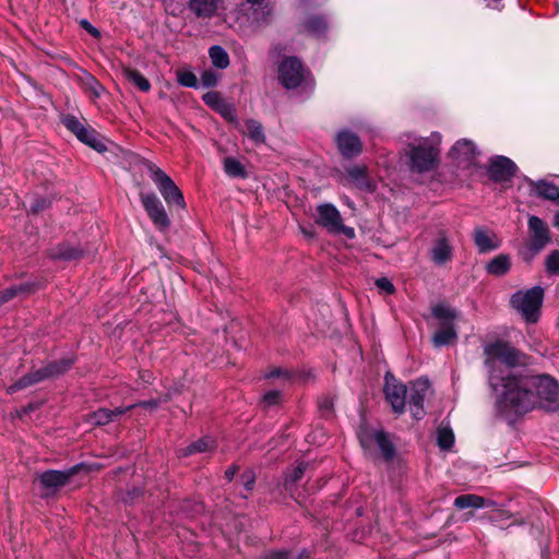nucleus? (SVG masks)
I'll use <instances>...</instances> for the list:
<instances>
[{
	"label": "nucleus",
	"instance_id": "1",
	"mask_svg": "<svg viewBox=\"0 0 559 559\" xmlns=\"http://www.w3.org/2000/svg\"><path fill=\"white\" fill-rule=\"evenodd\" d=\"M497 390L498 406L501 411L526 414L536 408L537 396L534 392V376L513 374L499 378Z\"/></svg>",
	"mask_w": 559,
	"mask_h": 559
},
{
	"label": "nucleus",
	"instance_id": "2",
	"mask_svg": "<svg viewBox=\"0 0 559 559\" xmlns=\"http://www.w3.org/2000/svg\"><path fill=\"white\" fill-rule=\"evenodd\" d=\"M484 364L489 371V383L493 390L498 388V362L508 367L526 366L528 357L507 342L496 341L484 346Z\"/></svg>",
	"mask_w": 559,
	"mask_h": 559
},
{
	"label": "nucleus",
	"instance_id": "3",
	"mask_svg": "<svg viewBox=\"0 0 559 559\" xmlns=\"http://www.w3.org/2000/svg\"><path fill=\"white\" fill-rule=\"evenodd\" d=\"M543 297V288L535 286L526 292L515 293L511 298V304L527 322L535 323L539 317Z\"/></svg>",
	"mask_w": 559,
	"mask_h": 559
},
{
	"label": "nucleus",
	"instance_id": "4",
	"mask_svg": "<svg viewBox=\"0 0 559 559\" xmlns=\"http://www.w3.org/2000/svg\"><path fill=\"white\" fill-rule=\"evenodd\" d=\"M534 392L537 396L536 407L547 412L559 409V384L549 376H534Z\"/></svg>",
	"mask_w": 559,
	"mask_h": 559
},
{
	"label": "nucleus",
	"instance_id": "5",
	"mask_svg": "<svg viewBox=\"0 0 559 559\" xmlns=\"http://www.w3.org/2000/svg\"><path fill=\"white\" fill-rule=\"evenodd\" d=\"M147 170L153 182L158 188L164 200L170 205L176 204L180 209H186V202L179 188L174 180L155 164L148 163Z\"/></svg>",
	"mask_w": 559,
	"mask_h": 559
},
{
	"label": "nucleus",
	"instance_id": "6",
	"mask_svg": "<svg viewBox=\"0 0 559 559\" xmlns=\"http://www.w3.org/2000/svg\"><path fill=\"white\" fill-rule=\"evenodd\" d=\"M314 221L331 234H343L349 239L355 237L354 228L344 225L340 211L333 204L318 205Z\"/></svg>",
	"mask_w": 559,
	"mask_h": 559
},
{
	"label": "nucleus",
	"instance_id": "7",
	"mask_svg": "<svg viewBox=\"0 0 559 559\" xmlns=\"http://www.w3.org/2000/svg\"><path fill=\"white\" fill-rule=\"evenodd\" d=\"M439 150L427 140L417 145H411L407 152L411 160V169L417 173H424L432 169L437 163Z\"/></svg>",
	"mask_w": 559,
	"mask_h": 559
},
{
	"label": "nucleus",
	"instance_id": "8",
	"mask_svg": "<svg viewBox=\"0 0 559 559\" xmlns=\"http://www.w3.org/2000/svg\"><path fill=\"white\" fill-rule=\"evenodd\" d=\"M72 362L73 361L71 359H61L58 362L50 364L49 366H47L44 369L31 372L27 376L21 378L14 384L10 385L8 388V392L14 393L19 390H22L24 388L35 384V383L44 380L45 378L59 376V374L63 373L64 371H67L71 367Z\"/></svg>",
	"mask_w": 559,
	"mask_h": 559
},
{
	"label": "nucleus",
	"instance_id": "9",
	"mask_svg": "<svg viewBox=\"0 0 559 559\" xmlns=\"http://www.w3.org/2000/svg\"><path fill=\"white\" fill-rule=\"evenodd\" d=\"M358 437L361 447L366 451L372 452L373 448L378 447L382 456L385 460H390L393 457L394 447L382 431L364 427L360 429Z\"/></svg>",
	"mask_w": 559,
	"mask_h": 559
},
{
	"label": "nucleus",
	"instance_id": "10",
	"mask_svg": "<svg viewBox=\"0 0 559 559\" xmlns=\"http://www.w3.org/2000/svg\"><path fill=\"white\" fill-rule=\"evenodd\" d=\"M141 202L148 217L158 230L164 231L170 226V219L156 194L142 193Z\"/></svg>",
	"mask_w": 559,
	"mask_h": 559
},
{
	"label": "nucleus",
	"instance_id": "11",
	"mask_svg": "<svg viewBox=\"0 0 559 559\" xmlns=\"http://www.w3.org/2000/svg\"><path fill=\"white\" fill-rule=\"evenodd\" d=\"M278 80L285 88L297 87L304 79V69L300 61L294 57L284 59L277 69Z\"/></svg>",
	"mask_w": 559,
	"mask_h": 559
},
{
	"label": "nucleus",
	"instance_id": "12",
	"mask_svg": "<svg viewBox=\"0 0 559 559\" xmlns=\"http://www.w3.org/2000/svg\"><path fill=\"white\" fill-rule=\"evenodd\" d=\"M454 254V247L451 238L444 230H440L437 237L431 242L429 249L430 260L439 266H442L452 261Z\"/></svg>",
	"mask_w": 559,
	"mask_h": 559
},
{
	"label": "nucleus",
	"instance_id": "13",
	"mask_svg": "<svg viewBox=\"0 0 559 559\" xmlns=\"http://www.w3.org/2000/svg\"><path fill=\"white\" fill-rule=\"evenodd\" d=\"M406 392V388L400 383L391 373L385 374V397L395 413H402L404 411Z\"/></svg>",
	"mask_w": 559,
	"mask_h": 559
},
{
	"label": "nucleus",
	"instance_id": "14",
	"mask_svg": "<svg viewBox=\"0 0 559 559\" xmlns=\"http://www.w3.org/2000/svg\"><path fill=\"white\" fill-rule=\"evenodd\" d=\"M530 243L528 248L532 254L540 251L549 241V230L547 225L537 216H531L528 219Z\"/></svg>",
	"mask_w": 559,
	"mask_h": 559
},
{
	"label": "nucleus",
	"instance_id": "15",
	"mask_svg": "<svg viewBox=\"0 0 559 559\" xmlns=\"http://www.w3.org/2000/svg\"><path fill=\"white\" fill-rule=\"evenodd\" d=\"M83 465H75L66 471H47L41 473L38 478L40 485L47 488L63 487L69 484V480L81 469Z\"/></svg>",
	"mask_w": 559,
	"mask_h": 559
},
{
	"label": "nucleus",
	"instance_id": "16",
	"mask_svg": "<svg viewBox=\"0 0 559 559\" xmlns=\"http://www.w3.org/2000/svg\"><path fill=\"white\" fill-rule=\"evenodd\" d=\"M429 382L426 379H418L413 382L409 391V406L415 418H420L424 414V401L429 391Z\"/></svg>",
	"mask_w": 559,
	"mask_h": 559
},
{
	"label": "nucleus",
	"instance_id": "17",
	"mask_svg": "<svg viewBox=\"0 0 559 559\" xmlns=\"http://www.w3.org/2000/svg\"><path fill=\"white\" fill-rule=\"evenodd\" d=\"M473 239L479 253L491 252L501 245V240L496 233L485 227H476L473 233Z\"/></svg>",
	"mask_w": 559,
	"mask_h": 559
},
{
	"label": "nucleus",
	"instance_id": "18",
	"mask_svg": "<svg viewBox=\"0 0 559 559\" xmlns=\"http://www.w3.org/2000/svg\"><path fill=\"white\" fill-rule=\"evenodd\" d=\"M204 103L221 114L226 120L236 122V109L235 107L224 100L221 95L216 92H209L203 96Z\"/></svg>",
	"mask_w": 559,
	"mask_h": 559
},
{
	"label": "nucleus",
	"instance_id": "19",
	"mask_svg": "<svg viewBox=\"0 0 559 559\" xmlns=\"http://www.w3.org/2000/svg\"><path fill=\"white\" fill-rule=\"evenodd\" d=\"M336 143L342 155L352 157L358 155L362 150L359 138L349 131H342L336 136Z\"/></svg>",
	"mask_w": 559,
	"mask_h": 559
},
{
	"label": "nucleus",
	"instance_id": "20",
	"mask_svg": "<svg viewBox=\"0 0 559 559\" xmlns=\"http://www.w3.org/2000/svg\"><path fill=\"white\" fill-rule=\"evenodd\" d=\"M516 170L515 164L503 156L495 158L490 164V175L497 181H506L513 177Z\"/></svg>",
	"mask_w": 559,
	"mask_h": 559
},
{
	"label": "nucleus",
	"instance_id": "21",
	"mask_svg": "<svg viewBox=\"0 0 559 559\" xmlns=\"http://www.w3.org/2000/svg\"><path fill=\"white\" fill-rule=\"evenodd\" d=\"M349 185L366 192H372L376 189V182L367 175L365 166H355L347 171Z\"/></svg>",
	"mask_w": 559,
	"mask_h": 559
},
{
	"label": "nucleus",
	"instance_id": "22",
	"mask_svg": "<svg viewBox=\"0 0 559 559\" xmlns=\"http://www.w3.org/2000/svg\"><path fill=\"white\" fill-rule=\"evenodd\" d=\"M132 408H134V405L127 407H116L115 409L99 408L93 413H90L86 416V420L92 425L103 426L115 420L118 416L123 415Z\"/></svg>",
	"mask_w": 559,
	"mask_h": 559
},
{
	"label": "nucleus",
	"instance_id": "23",
	"mask_svg": "<svg viewBox=\"0 0 559 559\" xmlns=\"http://www.w3.org/2000/svg\"><path fill=\"white\" fill-rule=\"evenodd\" d=\"M222 2V0H189V9L198 17L210 19L215 15Z\"/></svg>",
	"mask_w": 559,
	"mask_h": 559
},
{
	"label": "nucleus",
	"instance_id": "24",
	"mask_svg": "<svg viewBox=\"0 0 559 559\" xmlns=\"http://www.w3.org/2000/svg\"><path fill=\"white\" fill-rule=\"evenodd\" d=\"M216 441L213 438L204 437L186 448L179 449L177 453L179 457H187L195 453L213 451L214 449H216Z\"/></svg>",
	"mask_w": 559,
	"mask_h": 559
},
{
	"label": "nucleus",
	"instance_id": "25",
	"mask_svg": "<svg viewBox=\"0 0 559 559\" xmlns=\"http://www.w3.org/2000/svg\"><path fill=\"white\" fill-rule=\"evenodd\" d=\"M452 153L460 162H471L475 154V145L468 140H460L452 148Z\"/></svg>",
	"mask_w": 559,
	"mask_h": 559
},
{
	"label": "nucleus",
	"instance_id": "26",
	"mask_svg": "<svg viewBox=\"0 0 559 559\" xmlns=\"http://www.w3.org/2000/svg\"><path fill=\"white\" fill-rule=\"evenodd\" d=\"M511 262L510 257L507 254H499L495 257L487 265L486 270L489 274L495 276H501L508 273L510 270Z\"/></svg>",
	"mask_w": 559,
	"mask_h": 559
},
{
	"label": "nucleus",
	"instance_id": "27",
	"mask_svg": "<svg viewBox=\"0 0 559 559\" xmlns=\"http://www.w3.org/2000/svg\"><path fill=\"white\" fill-rule=\"evenodd\" d=\"M123 76L132 84H134L140 91L148 92L151 90V83L142 75L136 69L130 67H122Z\"/></svg>",
	"mask_w": 559,
	"mask_h": 559
},
{
	"label": "nucleus",
	"instance_id": "28",
	"mask_svg": "<svg viewBox=\"0 0 559 559\" xmlns=\"http://www.w3.org/2000/svg\"><path fill=\"white\" fill-rule=\"evenodd\" d=\"M241 132L251 139L255 144H262L265 142V134L261 123L257 120L249 119L245 122V128Z\"/></svg>",
	"mask_w": 559,
	"mask_h": 559
},
{
	"label": "nucleus",
	"instance_id": "29",
	"mask_svg": "<svg viewBox=\"0 0 559 559\" xmlns=\"http://www.w3.org/2000/svg\"><path fill=\"white\" fill-rule=\"evenodd\" d=\"M533 187L538 197L547 200H557L559 198V188L548 181L540 180L535 182Z\"/></svg>",
	"mask_w": 559,
	"mask_h": 559
},
{
	"label": "nucleus",
	"instance_id": "30",
	"mask_svg": "<svg viewBox=\"0 0 559 559\" xmlns=\"http://www.w3.org/2000/svg\"><path fill=\"white\" fill-rule=\"evenodd\" d=\"M212 63L219 69H225L229 66V57L225 49L219 46H213L209 50Z\"/></svg>",
	"mask_w": 559,
	"mask_h": 559
},
{
	"label": "nucleus",
	"instance_id": "31",
	"mask_svg": "<svg viewBox=\"0 0 559 559\" xmlns=\"http://www.w3.org/2000/svg\"><path fill=\"white\" fill-rule=\"evenodd\" d=\"M455 507L459 509H467V508H483L485 506V500L476 495H463L455 499Z\"/></svg>",
	"mask_w": 559,
	"mask_h": 559
},
{
	"label": "nucleus",
	"instance_id": "32",
	"mask_svg": "<svg viewBox=\"0 0 559 559\" xmlns=\"http://www.w3.org/2000/svg\"><path fill=\"white\" fill-rule=\"evenodd\" d=\"M81 83L84 90L91 92L95 98H99L105 91L104 86L88 73H84V75L81 76Z\"/></svg>",
	"mask_w": 559,
	"mask_h": 559
},
{
	"label": "nucleus",
	"instance_id": "33",
	"mask_svg": "<svg viewBox=\"0 0 559 559\" xmlns=\"http://www.w3.org/2000/svg\"><path fill=\"white\" fill-rule=\"evenodd\" d=\"M78 139L87 144L88 146L93 147L97 152H103L106 150V145L98 139L97 134L94 130L85 129Z\"/></svg>",
	"mask_w": 559,
	"mask_h": 559
},
{
	"label": "nucleus",
	"instance_id": "34",
	"mask_svg": "<svg viewBox=\"0 0 559 559\" xmlns=\"http://www.w3.org/2000/svg\"><path fill=\"white\" fill-rule=\"evenodd\" d=\"M224 170L225 173L230 177H241L245 178L247 173L242 164L234 158V157H226L224 159Z\"/></svg>",
	"mask_w": 559,
	"mask_h": 559
},
{
	"label": "nucleus",
	"instance_id": "35",
	"mask_svg": "<svg viewBox=\"0 0 559 559\" xmlns=\"http://www.w3.org/2000/svg\"><path fill=\"white\" fill-rule=\"evenodd\" d=\"M456 338V332L452 326H444L433 335V344L436 346H443L452 343Z\"/></svg>",
	"mask_w": 559,
	"mask_h": 559
},
{
	"label": "nucleus",
	"instance_id": "36",
	"mask_svg": "<svg viewBox=\"0 0 559 559\" xmlns=\"http://www.w3.org/2000/svg\"><path fill=\"white\" fill-rule=\"evenodd\" d=\"M308 464L307 463H298V465L292 467L286 476H285V486H295L298 485V481L301 479V477L305 475L307 471Z\"/></svg>",
	"mask_w": 559,
	"mask_h": 559
},
{
	"label": "nucleus",
	"instance_id": "37",
	"mask_svg": "<svg viewBox=\"0 0 559 559\" xmlns=\"http://www.w3.org/2000/svg\"><path fill=\"white\" fill-rule=\"evenodd\" d=\"M432 314L435 318L443 320L445 322H452L456 319L457 313L454 309L445 305H437L432 308Z\"/></svg>",
	"mask_w": 559,
	"mask_h": 559
},
{
	"label": "nucleus",
	"instance_id": "38",
	"mask_svg": "<svg viewBox=\"0 0 559 559\" xmlns=\"http://www.w3.org/2000/svg\"><path fill=\"white\" fill-rule=\"evenodd\" d=\"M438 445L442 449H450L454 443V435L451 429L441 427L438 429Z\"/></svg>",
	"mask_w": 559,
	"mask_h": 559
},
{
	"label": "nucleus",
	"instance_id": "39",
	"mask_svg": "<svg viewBox=\"0 0 559 559\" xmlns=\"http://www.w3.org/2000/svg\"><path fill=\"white\" fill-rule=\"evenodd\" d=\"M62 122L68 130L76 135V138L86 129V127L82 124L74 116H66L62 119Z\"/></svg>",
	"mask_w": 559,
	"mask_h": 559
},
{
	"label": "nucleus",
	"instance_id": "40",
	"mask_svg": "<svg viewBox=\"0 0 559 559\" xmlns=\"http://www.w3.org/2000/svg\"><path fill=\"white\" fill-rule=\"evenodd\" d=\"M25 289H26L25 285L13 286V287H9V288L4 289L3 292L0 293V306L10 301L11 299H13L15 296H17L20 293L24 292Z\"/></svg>",
	"mask_w": 559,
	"mask_h": 559
},
{
	"label": "nucleus",
	"instance_id": "41",
	"mask_svg": "<svg viewBox=\"0 0 559 559\" xmlns=\"http://www.w3.org/2000/svg\"><path fill=\"white\" fill-rule=\"evenodd\" d=\"M177 80L179 84L188 87H194L197 86V76L191 71H178L177 72Z\"/></svg>",
	"mask_w": 559,
	"mask_h": 559
},
{
	"label": "nucleus",
	"instance_id": "42",
	"mask_svg": "<svg viewBox=\"0 0 559 559\" xmlns=\"http://www.w3.org/2000/svg\"><path fill=\"white\" fill-rule=\"evenodd\" d=\"M306 27L313 34H320L325 29V22L321 17H311L307 21Z\"/></svg>",
	"mask_w": 559,
	"mask_h": 559
},
{
	"label": "nucleus",
	"instance_id": "43",
	"mask_svg": "<svg viewBox=\"0 0 559 559\" xmlns=\"http://www.w3.org/2000/svg\"><path fill=\"white\" fill-rule=\"evenodd\" d=\"M82 255L81 251L69 246H63L59 249L57 253H55V257L61 258V259H78Z\"/></svg>",
	"mask_w": 559,
	"mask_h": 559
},
{
	"label": "nucleus",
	"instance_id": "44",
	"mask_svg": "<svg viewBox=\"0 0 559 559\" xmlns=\"http://www.w3.org/2000/svg\"><path fill=\"white\" fill-rule=\"evenodd\" d=\"M547 271L550 273H559V252L552 251L546 260Z\"/></svg>",
	"mask_w": 559,
	"mask_h": 559
},
{
	"label": "nucleus",
	"instance_id": "45",
	"mask_svg": "<svg viewBox=\"0 0 559 559\" xmlns=\"http://www.w3.org/2000/svg\"><path fill=\"white\" fill-rule=\"evenodd\" d=\"M281 402V393L278 391H270L263 395L262 403L264 407L277 405Z\"/></svg>",
	"mask_w": 559,
	"mask_h": 559
},
{
	"label": "nucleus",
	"instance_id": "46",
	"mask_svg": "<svg viewBox=\"0 0 559 559\" xmlns=\"http://www.w3.org/2000/svg\"><path fill=\"white\" fill-rule=\"evenodd\" d=\"M376 286L379 290L384 292L386 294H393L395 292L394 285L386 277H381L376 281Z\"/></svg>",
	"mask_w": 559,
	"mask_h": 559
},
{
	"label": "nucleus",
	"instance_id": "47",
	"mask_svg": "<svg viewBox=\"0 0 559 559\" xmlns=\"http://www.w3.org/2000/svg\"><path fill=\"white\" fill-rule=\"evenodd\" d=\"M218 75L211 71H204L201 75V81L205 86H214L217 83Z\"/></svg>",
	"mask_w": 559,
	"mask_h": 559
},
{
	"label": "nucleus",
	"instance_id": "48",
	"mask_svg": "<svg viewBox=\"0 0 559 559\" xmlns=\"http://www.w3.org/2000/svg\"><path fill=\"white\" fill-rule=\"evenodd\" d=\"M255 475L252 469H247L241 475L242 485L246 488H250L254 484Z\"/></svg>",
	"mask_w": 559,
	"mask_h": 559
},
{
	"label": "nucleus",
	"instance_id": "49",
	"mask_svg": "<svg viewBox=\"0 0 559 559\" xmlns=\"http://www.w3.org/2000/svg\"><path fill=\"white\" fill-rule=\"evenodd\" d=\"M81 26L86 29L91 35H93L94 37H99V32L97 28H95L88 21L86 20H82L80 22Z\"/></svg>",
	"mask_w": 559,
	"mask_h": 559
},
{
	"label": "nucleus",
	"instance_id": "50",
	"mask_svg": "<svg viewBox=\"0 0 559 559\" xmlns=\"http://www.w3.org/2000/svg\"><path fill=\"white\" fill-rule=\"evenodd\" d=\"M134 407L138 406V404H133ZM158 405V401L157 400H152V401H146V402H142V403H139V406H143V407H146V408H156Z\"/></svg>",
	"mask_w": 559,
	"mask_h": 559
},
{
	"label": "nucleus",
	"instance_id": "51",
	"mask_svg": "<svg viewBox=\"0 0 559 559\" xmlns=\"http://www.w3.org/2000/svg\"><path fill=\"white\" fill-rule=\"evenodd\" d=\"M236 472H237V467L236 466H230L229 468L226 469L225 477L228 480H231L234 478V476L236 475Z\"/></svg>",
	"mask_w": 559,
	"mask_h": 559
},
{
	"label": "nucleus",
	"instance_id": "52",
	"mask_svg": "<svg viewBox=\"0 0 559 559\" xmlns=\"http://www.w3.org/2000/svg\"><path fill=\"white\" fill-rule=\"evenodd\" d=\"M287 552H274L270 556V559H287Z\"/></svg>",
	"mask_w": 559,
	"mask_h": 559
},
{
	"label": "nucleus",
	"instance_id": "53",
	"mask_svg": "<svg viewBox=\"0 0 559 559\" xmlns=\"http://www.w3.org/2000/svg\"><path fill=\"white\" fill-rule=\"evenodd\" d=\"M282 373L281 369L278 368H274L270 371V373L267 374V377L272 378V377H280V374Z\"/></svg>",
	"mask_w": 559,
	"mask_h": 559
},
{
	"label": "nucleus",
	"instance_id": "54",
	"mask_svg": "<svg viewBox=\"0 0 559 559\" xmlns=\"http://www.w3.org/2000/svg\"><path fill=\"white\" fill-rule=\"evenodd\" d=\"M555 225L559 227V212L555 215Z\"/></svg>",
	"mask_w": 559,
	"mask_h": 559
},
{
	"label": "nucleus",
	"instance_id": "55",
	"mask_svg": "<svg viewBox=\"0 0 559 559\" xmlns=\"http://www.w3.org/2000/svg\"><path fill=\"white\" fill-rule=\"evenodd\" d=\"M247 1H248V2H250V3H259V2H261L262 0H247Z\"/></svg>",
	"mask_w": 559,
	"mask_h": 559
},
{
	"label": "nucleus",
	"instance_id": "56",
	"mask_svg": "<svg viewBox=\"0 0 559 559\" xmlns=\"http://www.w3.org/2000/svg\"><path fill=\"white\" fill-rule=\"evenodd\" d=\"M324 407H325V408H331V404L326 403V404L324 405Z\"/></svg>",
	"mask_w": 559,
	"mask_h": 559
},
{
	"label": "nucleus",
	"instance_id": "57",
	"mask_svg": "<svg viewBox=\"0 0 559 559\" xmlns=\"http://www.w3.org/2000/svg\"><path fill=\"white\" fill-rule=\"evenodd\" d=\"M307 236L311 237L312 235L309 231H304Z\"/></svg>",
	"mask_w": 559,
	"mask_h": 559
}]
</instances>
